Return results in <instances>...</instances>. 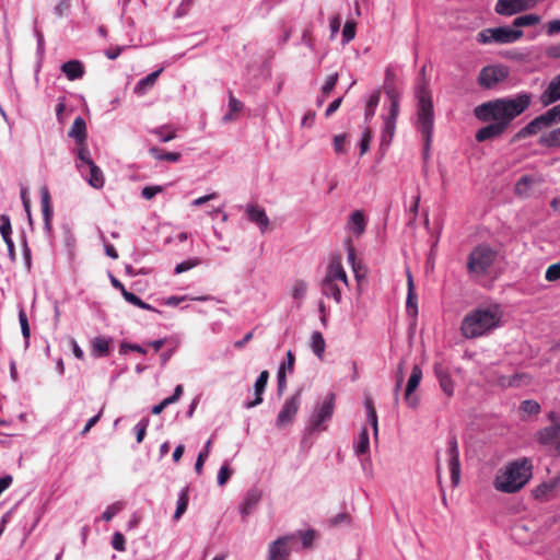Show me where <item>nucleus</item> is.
<instances>
[{
	"label": "nucleus",
	"instance_id": "obj_1",
	"mask_svg": "<svg viewBox=\"0 0 560 560\" xmlns=\"http://www.w3.org/2000/svg\"><path fill=\"white\" fill-rule=\"evenodd\" d=\"M533 103V94L522 91L514 96H505L485 102L475 107L474 114L480 121L488 122L476 132V140L483 142L501 137L512 121L525 113Z\"/></svg>",
	"mask_w": 560,
	"mask_h": 560
},
{
	"label": "nucleus",
	"instance_id": "obj_2",
	"mask_svg": "<svg viewBox=\"0 0 560 560\" xmlns=\"http://www.w3.org/2000/svg\"><path fill=\"white\" fill-rule=\"evenodd\" d=\"M502 316L499 304L478 306L464 316L460 324L462 335L467 339L487 336L501 326Z\"/></svg>",
	"mask_w": 560,
	"mask_h": 560
},
{
	"label": "nucleus",
	"instance_id": "obj_3",
	"mask_svg": "<svg viewBox=\"0 0 560 560\" xmlns=\"http://www.w3.org/2000/svg\"><path fill=\"white\" fill-rule=\"evenodd\" d=\"M533 463L528 457H520L505 464L497 474L493 486L502 493H516L533 477Z\"/></svg>",
	"mask_w": 560,
	"mask_h": 560
},
{
	"label": "nucleus",
	"instance_id": "obj_4",
	"mask_svg": "<svg viewBox=\"0 0 560 560\" xmlns=\"http://www.w3.org/2000/svg\"><path fill=\"white\" fill-rule=\"evenodd\" d=\"M421 78L415 88V97L417 100V129L421 132L424 140L425 153L430 149L433 136L434 110L429 82L425 79V68L421 69Z\"/></svg>",
	"mask_w": 560,
	"mask_h": 560
},
{
	"label": "nucleus",
	"instance_id": "obj_5",
	"mask_svg": "<svg viewBox=\"0 0 560 560\" xmlns=\"http://www.w3.org/2000/svg\"><path fill=\"white\" fill-rule=\"evenodd\" d=\"M348 285V277L340 259L332 258L320 283L322 294L339 304L342 300L341 289Z\"/></svg>",
	"mask_w": 560,
	"mask_h": 560
},
{
	"label": "nucleus",
	"instance_id": "obj_6",
	"mask_svg": "<svg viewBox=\"0 0 560 560\" xmlns=\"http://www.w3.org/2000/svg\"><path fill=\"white\" fill-rule=\"evenodd\" d=\"M336 395L330 392L326 394L322 401H318L310 416L307 431L310 433L323 432L327 430V422L330 421L335 410Z\"/></svg>",
	"mask_w": 560,
	"mask_h": 560
},
{
	"label": "nucleus",
	"instance_id": "obj_7",
	"mask_svg": "<svg viewBox=\"0 0 560 560\" xmlns=\"http://www.w3.org/2000/svg\"><path fill=\"white\" fill-rule=\"evenodd\" d=\"M495 259V250L488 245H479L468 256L467 270L472 277L486 276Z\"/></svg>",
	"mask_w": 560,
	"mask_h": 560
},
{
	"label": "nucleus",
	"instance_id": "obj_8",
	"mask_svg": "<svg viewBox=\"0 0 560 560\" xmlns=\"http://www.w3.org/2000/svg\"><path fill=\"white\" fill-rule=\"evenodd\" d=\"M522 30H515L513 26H499L485 28L477 35V42L482 45L489 44H513L523 37Z\"/></svg>",
	"mask_w": 560,
	"mask_h": 560
},
{
	"label": "nucleus",
	"instance_id": "obj_9",
	"mask_svg": "<svg viewBox=\"0 0 560 560\" xmlns=\"http://www.w3.org/2000/svg\"><path fill=\"white\" fill-rule=\"evenodd\" d=\"M510 77V69L508 66L497 63L489 65L479 71L477 83L485 90L495 89L499 84L505 82Z\"/></svg>",
	"mask_w": 560,
	"mask_h": 560
},
{
	"label": "nucleus",
	"instance_id": "obj_10",
	"mask_svg": "<svg viewBox=\"0 0 560 560\" xmlns=\"http://www.w3.org/2000/svg\"><path fill=\"white\" fill-rule=\"evenodd\" d=\"M301 393L302 390L299 389L292 396L285 399L276 419V427L278 429H283L293 422L301 406Z\"/></svg>",
	"mask_w": 560,
	"mask_h": 560
},
{
	"label": "nucleus",
	"instance_id": "obj_11",
	"mask_svg": "<svg viewBox=\"0 0 560 560\" xmlns=\"http://www.w3.org/2000/svg\"><path fill=\"white\" fill-rule=\"evenodd\" d=\"M536 441L560 455V419H557L555 424L540 429L536 433Z\"/></svg>",
	"mask_w": 560,
	"mask_h": 560
},
{
	"label": "nucleus",
	"instance_id": "obj_12",
	"mask_svg": "<svg viewBox=\"0 0 560 560\" xmlns=\"http://www.w3.org/2000/svg\"><path fill=\"white\" fill-rule=\"evenodd\" d=\"M448 468L451 472V481L454 487L460 481V462L459 451L456 436H450L447 441Z\"/></svg>",
	"mask_w": 560,
	"mask_h": 560
},
{
	"label": "nucleus",
	"instance_id": "obj_13",
	"mask_svg": "<svg viewBox=\"0 0 560 560\" xmlns=\"http://www.w3.org/2000/svg\"><path fill=\"white\" fill-rule=\"evenodd\" d=\"M537 0H498L495 12L500 15L511 16L518 12L532 9Z\"/></svg>",
	"mask_w": 560,
	"mask_h": 560
},
{
	"label": "nucleus",
	"instance_id": "obj_14",
	"mask_svg": "<svg viewBox=\"0 0 560 560\" xmlns=\"http://www.w3.org/2000/svg\"><path fill=\"white\" fill-rule=\"evenodd\" d=\"M295 539V535L283 536L275 540L269 546L268 560H288L291 549L290 541Z\"/></svg>",
	"mask_w": 560,
	"mask_h": 560
},
{
	"label": "nucleus",
	"instance_id": "obj_15",
	"mask_svg": "<svg viewBox=\"0 0 560 560\" xmlns=\"http://www.w3.org/2000/svg\"><path fill=\"white\" fill-rule=\"evenodd\" d=\"M422 378V370L419 365H415L412 368L411 374L407 382L406 390H405V401L410 408H417L419 404L418 397L413 395V392L419 386Z\"/></svg>",
	"mask_w": 560,
	"mask_h": 560
},
{
	"label": "nucleus",
	"instance_id": "obj_16",
	"mask_svg": "<svg viewBox=\"0 0 560 560\" xmlns=\"http://www.w3.org/2000/svg\"><path fill=\"white\" fill-rule=\"evenodd\" d=\"M547 121L544 117V114L535 117L533 120H530L526 126L521 128L513 137L512 141H520L522 139H525L529 136H534L538 133L541 129L548 128Z\"/></svg>",
	"mask_w": 560,
	"mask_h": 560
},
{
	"label": "nucleus",
	"instance_id": "obj_17",
	"mask_svg": "<svg viewBox=\"0 0 560 560\" xmlns=\"http://www.w3.org/2000/svg\"><path fill=\"white\" fill-rule=\"evenodd\" d=\"M560 100V73L557 74L540 94L539 101L542 106H549Z\"/></svg>",
	"mask_w": 560,
	"mask_h": 560
},
{
	"label": "nucleus",
	"instance_id": "obj_18",
	"mask_svg": "<svg viewBox=\"0 0 560 560\" xmlns=\"http://www.w3.org/2000/svg\"><path fill=\"white\" fill-rule=\"evenodd\" d=\"M246 215L250 222L259 226L262 233L268 229L270 221L262 208L255 205H247Z\"/></svg>",
	"mask_w": 560,
	"mask_h": 560
},
{
	"label": "nucleus",
	"instance_id": "obj_19",
	"mask_svg": "<svg viewBox=\"0 0 560 560\" xmlns=\"http://www.w3.org/2000/svg\"><path fill=\"white\" fill-rule=\"evenodd\" d=\"M260 499H261V492L258 489H249L246 492V494L238 508L240 513L242 514V516L244 518L246 516H248L254 511V509L256 508V505L258 504Z\"/></svg>",
	"mask_w": 560,
	"mask_h": 560
},
{
	"label": "nucleus",
	"instance_id": "obj_20",
	"mask_svg": "<svg viewBox=\"0 0 560 560\" xmlns=\"http://www.w3.org/2000/svg\"><path fill=\"white\" fill-rule=\"evenodd\" d=\"M560 489V471L548 481L538 485L534 490L533 494L536 499H547L549 494Z\"/></svg>",
	"mask_w": 560,
	"mask_h": 560
},
{
	"label": "nucleus",
	"instance_id": "obj_21",
	"mask_svg": "<svg viewBox=\"0 0 560 560\" xmlns=\"http://www.w3.org/2000/svg\"><path fill=\"white\" fill-rule=\"evenodd\" d=\"M268 378H269L268 371H262L259 374V376L257 377L255 385H254L255 399L250 400V401H246L245 408L250 409V408H254L262 402V394L266 389Z\"/></svg>",
	"mask_w": 560,
	"mask_h": 560
},
{
	"label": "nucleus",
	"instance_id": "obj_22",
	"mask_svg": "<svg viewBox=\"0 0 560 560\" xmlns=\"http://www.w3.org/2000/svg\"><path fill=\"white\" fill-rule=\"evenodd\" d=\"M434 373L436 378L439 380L440 386L442 390L448 396H453L454 394V383L451 378L450 373L441 364L435 363L434 364Z\"/></svg>",
	"mask_w": 560,
	"mask_h": 560
},
{
	"label": "nucleus",
	"instance_id": "obj_23",
	"mask_svg": "<svg viewBox=\"0 0 560 560\" xmlns=\"http://www.w3.org/2000/svg\"><path fill=\"white\" fill-rule=\"evenodd\" d=\"M113 339L105 336H97L91 341V353L95 358L107 357L110 352Z\"/></svg>",
	"mask_w": 560,
	"mask_h": 560
},
{
	"label": "nucleus",
	"instance_id": "obj_24",
	"mask_svg": "<svg viewBox=\"0 0 560 560\" xmlns=\"http://www.w3.org/2000/svg\"><path fill=\"white\" fill-rule=\"evenodd\" d=\"M82 175L95 189L102 188L105 184L103 172L95 163H90V165L85 167V173Z\"/></svg>",
	"mask_w": 560,
	"mask_h": 560
},
{
	"label": "nucleus",
	"instance_id": "obj_25",
	"mask_svg": "<svg viewBox=\"0 0 560 560\" xmlns=\"http://www.w3.org/2000/svg\"><path fill=\"white\" fill-rule=\"evenodd\" d=\"M40 206L44 218L45 229L50 230V220L52 217V208L50 205V194L46 186L40 188Z\"/></svg>",
	"mask_w": 560,
	"mask_h": 560
},
{
	"label": "nucleus",
	"instance_id": "obj_26",
	"mask_svg": "<svg viewBox=\"0 0 560 560\" xmlns=\"http://www.w3.org/2000/svg\"><path fill=\"white\" fill-rule=\"evenodd\" d=\"M62 73L70 81L81 79L84 74V67L79 60H69L61 66Z\"/></svg>",
	"mask_w": 560,
	"mask_h": 560
},
{
	"label": "nucleus",
	"instance_id": "obj_27",
	"mask_svg": "<svg viewBox=\"0 0 560 560\" xmlns=\"http://www.w3.org/2000/svg\"><path fill=\"white\" fill-rule=\"evenodd\" d=\"M366 226L364 214L360 210H355L351 213L348 221V229L355 235L360 236Z\"/></svg>",
	"mask_w": 560,
	"mask_h": 560
},
{
	"label": "nucleus",
	"instance_id": "obj_28",
	"mask_svg": "<svg viewBox=\"0 0 560 560\" xmlns=\"http://www.w3.org/2000/svg\"><path fill=\"white\" fill-rule=\"evenodd\" d=\"M68 136L75 140L77 143L85 142L86 140V124L85 120L79 116L74 119Z\"/></svg>",
	"mask_w": 560,
	"mask_h": 560
},
{
	"label": "nucleus",
	"instance_id": "obj_29",
	"mask_svg": "<svg viewBox=\"0 0 560 560\" xmlns=\"http://www.w3.org/2000/svg\"><path fill=\"white\" fill-rule=\"evenodd\" d=\"M407 285H408V294H407V301H406V308H407L408 314H410L412 316H417V314H418L417 296L415 294L413 279H412L410 271H407Z\"/></svg>",
	"mask_w": 560,
	"mask_h": 560
},
{
	"label": "nucleus",
	"instance_id": "obj_30",
	"mask_svg": "<svg viewBox=\"0 0 560 560\" xmlns=\"http://www.w3.org/2000/svg\"><path fill=\"white\" fill-rule=\"evenodd\" d=\"M78 150H77V167L80 171L81 174L85 173V167L90 165V163H94L91 159V154L89 151V148L86 145V142L77 143Z\"/></svg>",
	"mask_w": 560,
	"mask_h": 560
},
{
	"label": "nucleus",
	"instance_id": "obj_31",
	"mask_svg": "<svg viewBox=\"0 0 560 560\" xmlns=\"http://www.w3.org/2000/svg\"><path fill=\"white\" fill-rule=\"evenodd\" d=\"M353 451L357 456L365 455L370 452V436L365 427L362 428L358 439L354 441Z\"/></svg>",
	"mask_w": 560,
	"mask_h": 560
},
{
	"label": "nucleus",
	"instance_id": "obj_32",
	"mask_svg": "<svg viewBox=\"0 0 560 560\" xmlns=\"http://www.w3.org/2000/svg\"><path fill=\"white\" fill-rule=\"evenodd\" d=\"M188 501H189V488L186 486V487L182 488L178 493L176 510H175V513L173 516V518L175 521H178L183 516V514L186 512L187 506H188Z\"/></svg>",
	"mask_w": 560,
	"mask_h": 560
},
{
	"label": "nucleus",
	"instance_id": "obj_33",
	"mask_svg": "<svg viewBox=\"0 0 560 560\" xmlns=\"http://www.w3.org/2000/svg\"><path fill=\"white\" fill-rule=\"evenodd\" d=\"M537 183L534 176L523 175L515 184V194L522 197L529 195L530 188Z\"/></svg>",
	"mask_w": 560,
	"mask_h": 560
},
{
	"label": "nucleus",
	"instance_id": "obj_34",
	"mask_svg": "<svg viewBox=\"0 0 560 560\" xmlns=\"http://www.w3.org/2000/svg\"><path fill=\"white\" fill-rule=\"evenodd\" d=\"M161 69L151 72L147 77L142 78L135 86V92L139 95H142L147 92L148 89L152 88L154 83L156 82V79L159 78L161 73Z\"/></svg>",
	"mask_w": 560,
	"mask_h": 560
},
{
	"label": "nucleus",
	"instance_id": "obj_35",
	"mask_svg": "<svg viewBox=\"0 0 560 560\" xmlns=\"http://www.w3.org/2000/svg\"><path fill=\"white\" fill-rule=\"evenodd\" d=\"M364 407L366 410V418L369 423L371 424L373 429V435L375 440H377L378 436V420H377V413L374 407V404L371 398L365 399Z\"/></svg>",
	"mask_w": 560,
	"mask_h": 560
},
{
	"label": "nucleus",
	"instance_id": "obj_36",
	"mask_svg": "<svg viewBox=\"0 0 560 560\" xmlns=\"http://www.w3.org/2000/svg\"><path fill=\"white\" fill-rule=\"evenodd\" d=\"M311 348H312L313 352L315 353V355L318 359H323L324 352H325V348H326V342H325V339H324L322 332L314 331L312 334V336H311Z\"/></svg>",
	"mask_w": 560,
	"mask_h": 560
},
{
	"label": "nucleus",
	"instance_id": "obj_37",
	"mask_svg": "<svg viewBox=\"0 0 560 560\" xmlns=\"http://www.w3.org/2000/svg\"><path fill=\"white\" fill-rule=\"evenodd\" d=\"M540 16L537 15V14H525V15H521V16H517L513 20V23H512V26L515 28V30H520V27H523V26H533V25H536L540 22Z\"/></svg>",
	"mask_w": 560,
	"mask_h": 560
},
{
	"label": "nucleus",
	"instance_id": "obj_38",
	"mask_svg": "<svg viewBox=\"0 0 560 560\" xmlns=\"http://www.w3.org/2000/svg\"><path fill=\"white\" fill-rule=\"evenodd\" d=\"M151 132L158 136L161 142H168L176 138V129L171 125L160 126Z\"/></svg>",
	"mask_w": 560,
	"mask_h": 560
},
{
	"label": "nucleus",
	"instance_id": "obj_39",
	"mask_svg": "<svg viewBox=\"0 0 560 560\" xmlns=\"http://www.w3.org/2000/svg\"><path fill=\"white\" fill-rule=\"evenodd\" d=\"M378 103H380V91H375L370 95V97L366 102V107H365V113H364L365 122H369L374 117Z\"/></svg>",
	"mask_w": 560,
	"mask_h": 560
},
{
	"label": "nucleus",
	"instance_id": "obj_40",
	"mask_svg": "<svg viewBox=\"0 0 560 560\" xmlns=\"http://www.w3.org/2000/svg\"><path fill=\"white\" fill-rule=\"evenodd\" d=\"M243 103L233 96L232 93L229 95V112L223 116V121L229 122L235 119L234 115L241 112Z\"/></svg>",
	"mask_w": 560,
	"mask_h": 560
},
{
	"label": "nucleus",
	"instance_id": "obj_41",
	"mask_svg": "<svg viewBox=\"0 0 560 560\" xmlns=\"http://www.w3.org/2000/svg\"><path fill=\"white\" fill-rule=\"evenodd\" d=\"M150 154L159 161L178 162L180 154L178 152H164L156 147L149 150Z\"/></svg>",
	"mask_w": 560,
	"mask_h": 560
},
{
	"label": "nucleus",
	"instance_id": "obj_42",
	"mask_svg": "<svg viewBox=\"0 0 560 560\" xmlns=\"http://www.w3.org/2000/svg\"><path fill=\"white\" fill-rule=\"evenodd\" d=\"M539 142H540V144L548 147V148H559L560 147V127L544 135L540 138Z\"/></svg>",
	"mask_w": 560,
	"mask_h": 560
},
{
	"label": "nucleus",
	"instance_id": "obj_43",
	"mask_svg": "<svg viewBox=\"0 0 560 560\" xmlns=\"http://www.w3.org/2000/svg\"><path fill=\"white\" fill-rule=\"evenodd\" d=\"M347 259H348L349 265L352 268V271L354 272L355 279L358 281H360L361 277H363L360 273L361 265H360V262L357 261L355 249L351 244H348V247H347Z\"/></svg>",
	"mask_w": 560,
	"mask_h": 560
},
{
	"label": "nucleus",
	"instance_id": "obj_44",
	"mask_svg": "<svg viewBox=\"0 0 560 560\" xmlns=\"http://www.w3.org/2000/svg\"><path fill=\"white\" fill-rule=\"evenodd\" d=\"M19 322L21 325V331L25 341V348H28L30 346V337H31V329L28 325V319L26 316L25 311L22 308L19 312Z\"/></svg>",
	"mask_w": 560,
	"mask_h": 560
},
{
	"label": "nucleus",
	"instance_id": "obj_45",
	"mask_svg": "<svg viewBox=\"0 0 560 560\" xmlns=\"http://www.w3.org/2000/svg\"><path fill=\"white\" fill-rule=\"evenodd\" d=\"M396 125L392 122L384 121V127L381 135V145L387 147L390 144L393 137L395 135Z\"/></svg>",
	"mask_w": 560,
	"mask_h": 560
},
{
	"label": "nucleus",
	"instance_id": "obj_46",
	"mask_svg": "<svg viewBox=\"0 0 560 560\" xmlns=\"http://www.w3.org/2000/svg\"><path fill=\"white\" fill-rule=\"evenodd\" d=\"M210 447H211V440H208L205 444L203 450L198 454V457L195 463V471L198 475L202 474V468H203L205 462L207 460V458L210 454Z\"/></svg>",
	"mask_w": 560,
	"mask_h": 560
},
{
	"label": "nucleus",
	"instance_id": "obj_47",
	"mask_svg": "<svg viewBox=\"0 0 560 560\" xmlns=\"http://www.w3.org/2000/svg\"><path fill=\"white\" fill-rule=\"evenodd\" d=\"M520 411L528 416L538 415L540 405L534 399H526L521 402Z\"/></svg>",
	"mask_w": 560,
	"mask_h": 560
},
{
	"label": "nucleus",
	"instance_id": "obj_48",
	"mask_svg": "<svg viewBox=\"0 0 560 560\" xmlns=\"http://www.w3.org/2000/svg\"><path fill=\"white\" fill-rule=\"evenodd\" d=\"M125 508V503L121 501H117L110 505H108L105 511L102 513V520L109 522L114 516H116L122 509Z\"/></svg>",
	"mask_w": 560,
	"mask_h": 560
},
{
	"label": "nucleus",
	"instance_id": "obj_49",
	"mask_svg": "<svg viewBox=\"0 0 560 560\" xmlns=\"http://www.w3.org/2000/svg\"><path fill=\"white\" fill-rule=\"evenodd\" d=\"M201 264V260L197 257L189 258L184 260L175 266L174 273L179 275L182 272L188 271Z\"/></svg>",
	"mask_w": 560,
	"mask_h": 560
},
{
	"label": "nucleus",
	"instance_id": "obj_50",
	"mask_svg": "<svg viewBox=\"0 0 560 560\" xmlns=\"http://www.w3.org/2000/svg\"><path fill=\"white\" fill-rule=\"evenodd\" d=\"M307 284L303 280H296L291 288V294L294 300H303L306 295Z\"/></svg>",
	"mask_w": 560,
	"mask_h": 560
},
{
	"label": "nucleus",
	"instance_id": "obj_51",
	"mask_svg": "<svg viewBox=\"0 0 560 560\" xmlns=\"http://www.w3.org/2000/svg\"><path fill=\"white\" fill-rule=\"evenodd\" d=\"M393 75H394L393 72L389 69H387L386 70V81H385V93H386L387 97L389 98L390 104H393L394 101H396L399 104L398 92L396 91V89L393 85L388 84V81Z\"/></svg>",
	"mask_w": 560,
	"mask_h": 560
},
{
	"label": "nucleus",
	"instance_id": "obj_52",
	"mask_svg": "<svg viewBox=\"0 0 560 560\" xmlns=\"http://www.w3.org/2000/svg\"><path fill=\"white\" fill-rule=\"evenodd\" d=\"M544 117L547 121L548 126H553L560 122V104L549 108L546 113H544Z\"/></svg>",
	"mask_w": 560,
	"mask_h": 560
},
{
	"label": "nucleus",
	"instance_id": "obj_53",
	"mask_svg": "<svg viewBox=\"0 0 560 560\" xmlns=\"http://www.w3.org/2000/svg\"><path fill=\"white\" fill-rule=\"evenodd\" d=\"M371 140H372V131L370 130L369 127H365L362 130L361 140H360V154L361 155L365 154L369 151Z\"/></svg>",
	"mask_w": 560,
	"mask_h": 560
},
{
	"label": "nucleus",
	"instance_id": "obj_54",
	"mask_svg": "<svg viewBox=\"0 0 560 560\" xmlns=\"http://www.w3.org/2000/svg\"><path fill=\"white\" fill-rule=\"evenodd\" d=\"M149 423V418H143L135 425L136 440L138 444L143 441Z\"/></svg>",
	"mask_w": 560,
	"mask_h": 560
},
{
	"label": "nucleus",
	"instance_id": "obj_55",
	"mask_svg": "<svg viewBox=\"0 0 560 560\" xmlns=\"http://www.w3.org/2000/svg\"><path fill=\"white\" fill-rule=\"evenodd\" d=\"M0 233L2 238H9L12 234L11 221L8 214L0 215Z\"/></svg>",
	"mask_w": 560,
	"mask_h": 560
},
{
	"label": "nucleus",
	"instance_id": "obj_56",
	"mask_svg": "<svg viewBox=\"0 0 560 560\" xmlns=\"http://www.w3.org/2000/svg\"><path fill=\"white\" fill-rule=\"evenodd\" d=\"M232 476V470L230 469L228 463H224L220 469H219V472H218V477H217V481H218V485L219 486H224L228 480L231 478Z\"/></svg>",
	"mask_w": 560,
	"mask_h": 560
},
{
	"label": "nucleus",
	"instance_id": "obj_57",
	"mask_svg": "<svg viewBox=\"0 0 560 560\" xmlns=\"http://www.w3.org/2000/svg\"><path fill=\"white\" fill-rule=\"evenodd\" d=\"M298 535L301 537L302 546L304 548L312 547V545L316 538V532L313 529H308L306 532H299Z\"/></svg>",
	"mask_w": 560,
	"mask_h": 560
},
{
	"label": "nucleus",
	"instance_id": "obj_58",
	"mask_svg": "<svg viewBox=\"0 0 560 560\" xmlns=\"http://www.w3.org/2000/svg\"><path fill=\"white\" fill-rule=\"evenodd\" d=\"M545 278L547 281H557L560 279V261L557 264L550 265L545 273Z\"/></svg>",
	"mask_w": 560,
	"mask_h": 560
},
{
	"label": "nucleus",
	"instance_id": "obj_59",
	"mask_svg": "<svg viewBox=\"0 0 560 560\" xmlns=\"http://www.w3.org/2000/svg\"><path fill=\"white\" fill-rule=\"evenodd\" d=\"M294 361H295L294 354H293V352L291 350H289L287 352V361L281 363L278 372H282L284 374L287 372L292 373L293 372V366H294Z\"/></svg>",
	"mask_w": 560,
	"mask_h": 560
},
{
	"label": "nucleus",
	"instance_id": "obj_60",
	"mask_svg": "<svg viewBox=\"0 0 560 560\" xmlns=\"http://www.w3.org/2000/svg\"><path fill=\"white\" fill-rule=\"evenodd\" d=\"M112 546L117 551H124L126 549V539L121 533H114L112 536Z\"/></svg>",
	"mask_w": 560,
	"mask_h": 560
},
{
	"label": "nucleus",
	"instance_id": "obj_61",
	"mask_svg": "<svg viewBox=\"0 0 560 560\" xmlns=\"http://www.w3.org/2000/svg\"><path fill=\"white\" fill-rule=\"evenodd\" d=\"M355 35V24L353 22H347L342 30V40L343 43H349L354 38Z\"/></svg>",
	"mask_w": 560,
	"mask_h": 560
},
{
	"label": "nucleus",
	"instance_id": "obj_62",
	"mask_svg": "<svg viewBox=\"0 0 560 560\" xmlns=\"http://www.w3.org/2000/svg\"><path fill=\"white\" fill-rule=\"evenodd\" d=\"M337 81H338V73H332V74L328 75L325 83L322 86L323 94L328 95L334 90Z\"/></svg>",
	"mask_w": 560,
	"mask_h": 560
},
{
	"label": "nucleus",
	"instance_id": "obj_63",
	"mask_svg": "<svg viewBox=\"0 0 560 560\" xmlns=\"http://www.w3.org/2000/svg\"><path fill=\"white\" fill-rule=\"evenodd\" d=\"M347 140V135L341 133L334 137V150L336 153L341 154L346 152L345 143Z\"/></svg>",
	"mask_w": 560,
	"mask_h": 560
},
{
	"label": "nucleus",
	"instance_id": "obj_64",
	"mask_svg": "<svg viewBox=\"0 0 560 560\" xmlns=\"http://www.w3.org/2000/svg\"><path fill=\"white\" fill-rule=\"evenodd\" d=\"M398 115H399V104L396 101H394L393 104H390V106H389L388 114L384 118V121L392 122V124L396 125Z\"/></svg>",
	"mask_w": 560,
	"mask_h": 560
}]
</instances>
